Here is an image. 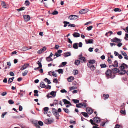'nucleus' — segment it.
I'll use <instances>...</instances> for the list:
<instances>
[{
    "label": "nucleus",
    "instance_id": "15",
    "mask_svg": "<svg viewBox=\"0 0 128 128\" xmlns=\"http://www.w3.org/2000/svg\"><path fill=\"white\" fill-rule=\"evenodd\" d=\"M29 66V64H26L23 65L21 68L20 70H22L26 68Z\"/></svg>",
    "mask_w": 128,
    "mask_h": 128
},
{
    "label": "nucleus",
    "instance_id": "61",
    "mask_svg": "<svg viewBox=\"0 0 128 128\" xmlns=\"http://www.w3.org/2000/svg\"><path fill=\"white\" fill-rule=\"evenodd\" d=\"M74 75L77 74H78V71L77 70H74Z\"/></svg>",
    "mask_w": 128,
    "mask_h": 128
},
{
    "label": "nucleus",
    "instance_id": "48",
    "mask_svg": "<svg viewBox=\"0 0 128 128\" xmlns=\"http://www.w3.org/2000/svg\"><path fill=\"white\" fill-rule=\"evenodd\" d=\"M38 124L39 125L42 126L43 125V122L41 121H39L38 122Z\"/></svg>",
    "mask_w": 128,
    "mask_h": 128
},
{
    "label": "nucleus",
    "instance_id": "41",
    "mask_svg": "<svg viewBox=\"0 0 128 128\" xmlns=\"http://www.w3.org/2000/svg\"><path fill=\"white\" fill-rule=\"evenodd\" d=\"M8 103L10 104H14V102L12 100H8Z\"/></svg>",
    "mask_w": 128,
    "mask_h": 128
},
{
    "label": "nucleus",
    "instance_id": "14",
    "mask_svg": "<svg viewBox=\"0 0 128 128\" xmlns=\"http://www.w3.org/2000/svg\"><path fill=\"white\" fill-rule=\"evenodd\" d=\"M78 59L80 62L82 63L86 61L85 58L84 56L78 58Z\"/></svg>",
    "mask_w": 128,
    "mask_h": 128
},
{
    "label": "nucleus",
    "instance_id": "10",
    "mask_svg": "<svg viewBox=\"0 0 128 128\" xmlns=\"http://www.w3.org/2000/svg\"><path fill=\"white\" fill-rule=\"evenodd\" d=\"M46 49V48L45 46H44L42 48L38 50L37 52V53L38 54H41L44 52Z\"/></svg>",
    "mask_w": 128,
    "mask_h": 128
},
{
    "label": "nucleus",
    "instance_id": "40",
    "mask_svg": "<svg viewBox=\"0 0 128 128\" xmlns=\"http://www.w3.org/2000/svg\"><path fill=\"white\" fill-rule=\"evenodd\" d=\"M93 28L92 26H89L87 27L86 29L87 30L89 31L91 30L92 28Z\"/></svg>",
    "mask_w": 128,
    "mask_h": 128
},
{
    "label": "nucleus",
    "instance_id": "31",
    "mask_svg": "<svg viewBox=\"0 0 128 128\" xmlns=\"http://www.w3.org/2000/svg\"><path fill=\"white\" fill-rule=\"evenodd\" d=\"M109 95L108 94H104L103 95V96L104 98V99L106 100L109 97Z\"/></svg>",
    "mask_w": 128,
    "mask_h": 128
},
{
    "label": "nucleus",
    "instance_id": "57",
    "mask_svg": "<svg viewBox=\"0 0 128 128\" xmlns=\"http://www.w3.org/2000/svg\"><path fill=\"white\" fill-rule=\"evenodd\" d=\"M66 104H70V106L72 105V104H71V103L70 102V101L68 100H67V101H66Z\"/></svg>",
    "mask_w": 128,
    "mask_h": 128
},
{
    "label": "nucleus",
    "instance_id": "23",
    "mask_svg": "<svg viewBox=\"0 0 128 128\" xmlns=\"http://www.w3.org/2000/svg\"><path fill=\"white\" fill-rule=\"evenodd\" d=\"M64 56L65 57L71 56V54L70 52H65L64 53Z\"/></svg>",
    "mask_w": 128,
    "mask_h": 128
},
{
    "label": "nucleus",
    "instance_id": "9",
    "mask_svg": "<svg viewBox=\"0 0 128 128\" xmlns=\"http://www.w3.org/2000/svg\"><path fill=\"white\" fill-rule=\"evenodd\" d=\"M88 11V10L87 8L82 9L79 11V13L81 14H83L87 12Z\"/></svg>",
    "mask_w": 128,
    "mask_h": 128
},
{
    "label": "nucleus",
    "instance_id": "44",
    "mask_svg": "<svg viewBox=\"0 0 128 128\" xmlns=\"http://www.w3.org/2000/svg\"><path fill=\"white\" fill-rule=\"evenodd\" d=\"M37 64H38L39 66V67L40 68L42 67V65L41 63L40 62H39V61H38L37 62Z\"/></svg>",
    "mask_w": 128,
    "mask_h": 128
},
{
    "label": "nucleus",
    "instance_id": "33",
    "mask_svg": "<svg viewBox=\"0 0 128 128\" xmlns=\"http://www.w3.org/2000/svg\"><path fill=\"white\" fill-rule=\"evenodd\" d=\"M63 110L67 114H69V111L68 109L66 108H63Z\"/></svg>",
    "mask_w": 128,
    "mask_h": 128
},
{
    "label": "nucleus",
    "instance_id": "2",
    "mask_svg": "<svg viewBox=\"0 0 128 128\" xmlns=\"http://www.w3.org/2000/svg\"><path fill=\"white\" fill-rule=\"evenodd\" d=\"M105 74L107 79L109 78H114L115 76V74H112L111 70L110 69H108L106 70L105 72Z\"/></svg>",
    "mask_w": 128,
    "mask_h": 128
},
{
    "label": "nucleus",
    "instance_id": "46",
    "mask_svg": "<svg viewBox=\"0 0 128 128\" xmlns=\"http://www.w3.org/2000/svg\"><path fill=\"white\" fill-rule=\"evenodd\" d=\"M120 112L121 114L124 115H125L126 114V111L124 109V110H120Z\"/></svg>",
    "mask_w": 128,
    "mask_h": 128
},
{
    "label": "nucleus",
    "instance_id": "20",
    "mask_svg": "<svg viewBox=\"0 0 128 128\" xmlns=\"http://www.w3.org/2000/svg\"><path fill=\"white\" fill-rule=\"evenodd\" d=\"M40 86L42 88H44L46 87V86L42 82H41L40 83Z\"/></svg>",
    "mask_w": 128,
    "mask_h": 128
},
{
    "label": "nucleus",
    "instance_id": "37",
    "mask_svg": "<svg viewBox=\"0 0 128 128\" xmlns=\"http://www.w3.org/2000/svg\"><path fill=\"white\" fill-rule=\"evenodd\" d=\"M95 62V61L94 60H90L88 61V63H90V64H94V63Z\"/></svg>",
    "mask_w": 128,
    "mask_h": 128
},
{
    "label": "nucleus",
    "instance_id": "39",
    "mask_svg": "<svg viewBox=\"0 0 128 128\" xmlns=\"http://www.w3.org/2000/svg\"><path fill=\"white\" fill-rule=\"evenodd\" d=\"M24 4L26 6H29L30 2L28 0H27L25 2Z\"/></svg>",
    "mask_w": 128,
    "mask_h": 128
},
{
    "label": "nucleus",
    "instance_id": "13",
    "mask_svg": "<svg viewBox=\"0 0 128 128\" xmlns=\"http://www.w3.org/2000/svg\"><path fill=\"white\" fill-rule=\"evenodd\" d=\"M86 111L90 115L93 112V111L92 109L89 108H86Z\"/></svg>",
    "mask_w": 128,
    "mask_h": 128
},
{
    "label": "nucleus",
    "instance_id": "34",
    "mask_svg": "<svg viewBox=\"0 0 128 128\" xmlns=\"http://www.w3.org/2000/svg\"><path fill=\"white\" fill-rule=\"evenodd\" d=\"M72 101L74 103V104H76L78 103L79 102V101L77 99H72Z\"/></svg>",
    "mask_w": 128,
    "mask_h": 128
},
{
    "label": "nucleus",
    "instance_id": "11",
    "mask_svg": "<svg viewBox=\"0 0 128 128\" xmlns=\"http://www.w3.org/2000/svg\"><path fill=\"white\" fill-rule=\"evenodd\" d=\"M24 19L26 22L28 21L30 19V17L28 15H25L23 16Z\"/></svg>",
    "mask_w": 128,
    "mask_h": 128
},
{
    "label": "nucleus",
    "instance_id": "1",
    "mask_svg": "<svg viewBox=\"0 0 128 128\" xmlns=\"http://www.w3.org/2000/svg\"><path fill=\"white\" fill-rule=\"evenodd\" d=\"M120 68L121 69L120 70L116 68L112 69L111 71L113 74H115L118 73V75H124L126 72V71L124 69L128 68V66L125 63H123L121 64Z\"/></svg>",
    "mask_w": 128,
    "mask_h": 128
},
{
    "label": "nucleus",
    "instance_id": "22",
    "mask_svg": "<svg viewBox=\"0 0 128 128\" xmlns=\"http://www.w3.org/2000/svg\"><path fill=\"white\" fill-rule=\"evenodd\" d=\"M73 47L75 49H77L78 48V43H75L73 45Z\"/></svg>",
    "mask_w": 128,
    "mask_h": 128
},
{
    "label": "nucleus",
    "instance_id": "24",
    "mask_svg": "<svg viewBox=\"0 0 128 128\" xmlns=\"http://www.w3.org/2000/svg\"><path fill=\"white\" fill-rule=\"evenodd\" d=\"M56 92L52 91L50 92V94L53 97H54L56 96Z\"/></svg>",
    "mask_w": 128,
    "mask_h": 128
},
{
    "label": "nucleus",
    "instance_id": "42",
    "mask_svg": "<svg viewBox=\"0 0 128 128\" xmlns=\"http://www.w3.org/2000/svg\"><path fill=\"white\" fill-rule=\"evenodd\" d=\"M28 72V71L27 70H26L25 71L22 72V76H25L27 74Z\"/></svg>",
    "mask_w": 128,
    "mask_h": 128
},
{
    "label": "nucleus",
    "instance_id": "25",
    "mask_svg": "<svg viewBox=\"0 0 128 128\" xmlns=\"http://www.w3.org/2000/svg\"><path fill=\"white\" fill-rule=\"evenodd\" d=\"M74 79V78L73 77L70 76L68 78L67 80L68 82H71Z\"/></svg>",
    "mask_w": 128,
    "mask_h": 128
},
{
    "label": "nucleus",
    "instance_id": "27",
    "mask_svg": "<svg viewBox=\"0 0 128 128\" xmlns=\"http://www.w3.org/2000/svg\"><path fill=\"white\" fill-rule=\"evenodd\" d=\"M28 50H29V48H28L26 46H24L22 48L21 50L23 51H25Z\"/></svg>",
    "mask_w": 128,
    "mask_h": 128
},
{
    "label": "nucleus",
    "instance_id": "16",
    "mask_svg": "<svg viewBox=\"0 0 128 128\" xmlns=\"http://www.w3.org/2000/svg\"><path fill=\"white\" fill-rule=\"evenodd\" d=\"M3 8H8V5L6 4L5 2H4L2 1L1 4Z\"/></svg>",
    "mask_w": 128,
    "mask_h": 128
},
{
    "label": "nucleus",
    "instance_id": "26",
    "mask_svg": "<svg viewBox=\"0 0 128 128\" xmlns=\"http://www.w3.org/2000/svg\"><path fill=\"white\" fill-rule=\"evenodd\" d=\"M81 114L85 117L88 118L89 116L88 115L87 113L86 112H81Z\"/></svg>",
    "mask_w": 128,
    "mask_h": 128
},
{
    "label": "nucleus",
    "instance_id": "64",
    "mask_svg": "<svg viewBox=\"0 0 128 128\" xmlns=\"http://www.w3.org/2000/svg\"><path fill=\"white\" fill-rule=\"evenodd\" d=\"M120 127V126L118 124H116L114 128H119Z\"/></svg>",
    "mask_w": 128,
    "mask_h": 128
},
{
    "label": "nucleus",
    "instance_id": "29",
    "mask_svg": "<svg viewBox=\"0 0 128 128\" xmlns=\"http://www.w3.org/2000/svg\"><path fill=\"white\" fill-rule=\"evenodd\" d=\"M38 91L36 90H35L34 91V96H38Z\"/></svg>",
    "mask_w": 128,
    "mask_h": 128
},
{
    "label": "nucleus",
    "instance_id": "63",
    "mask_svg": "<svg viewBox=\"0 0 128 128\" xmlns=\"http://www.w3.org/2000/svg\"><path fill=\"white\" fill-rule=\"evenodd\" d=\"M53 82L57 83L58 82V80L56 78H55L53 80Z\"/></svg>",
    "mask_w": 128,
    "mask_h": 128
},
{
    "label": "nucleus",
    "instance_id": "17",
    "mask_svg": "<svg viewBox=\"0 0 128 128\" xmlns=\"http://www.w3.org/2000/svg\"><path fill=\"white\" fill-rule=\"evenodd\" d=\"M96 119V123H97V124L99 123L100 121V118L98 117H96H96H94V118L93 120L94 121H95Z\"/></svg>",
    "mask_w": 128,
    "mask_h": 128
},
{
    "label": "nucleus",
    "instance_id": "38",
    "mask_svg": "<svg viewBox=\"0 0 128 128\" xmlns=\"http://www.w3.org/2000/svg\"><path fill=\"white\" fill-rule=\"evenodd\" d=\"M100 66L101 68H105L106 67V65L105 64H101Z\"/></svg>",
    "mask_w": 128,
    "mask_h": 128
},
{
    "label": "nucleus",
    "instance_id": "52",
    "mask_svg": "<svg viewBox=\"0 0 128 128\" xmlns=\"http://www.w3.org/2000/svg\"><path fill=\"white\" fill-rule=\"evenodd\" d=\"M127 38H128V34H125V36L124 38L125 40H128V39Z\"/></svg>",
    "mask_w": 128,
    "mask_h": 128
},
{
    "label": "nucleus",
    "instance_id": "19",
    "mask_svg": "<svg viewBox=\"0 0 128 128\" xmlns=\"http://www.w3.org/2000/svg\"><path fill=\"white\" fill-rule=\"evenodd\" d=\"M55 71L56 72H58L59 74H63L64 72L63 70L61 68L56 70Z\"/></svg>",
    "mask_w": 128,
    "mask_h": 128
},
{
    "label": "nucleus",
    "instance_id": "28",
    "mask_svg": "<svg viewBox=\"0 0 128 128\" xmlns=\"http://www.w3.org/2000/svg\"><path fill=\"white\" fill-rule=\"evenodd\" d=\"M63 23L64 24V27H66L68 26V24H70V22H69L66 21H64L63 22Z\"/></svg>",
    "mask_w": 128,
    "mask_h": 128
},
{
    "label": "nucleus",
    "instance_id": "5",
    "mask_svg": "<svg viewBox=\"0 0 128 128\" xmlns=\"http://www.w3.org/2000/svg\"><path fill=\"white\" fill-rule=\"evenodd\" d=\"M122 41V40L121 39L118 38L116 37L114 38L111 40V41L112 42H115L116 43L121 42Z\"/></svg>",
    "mask_w": 128,
    "mask_h": 128
},
{
    "label": "nucleus",
    "instance_id": "30",
    "mask_svg": "<svg viewBox=\"0 0 128 128\" xmlns=\"http://www.w3.org/2000/svg\"><path fill=\"white\" fill-rule=\"evenodd\" d=\"M46 60L48 62H50V61H52L53 60V59L51 58H48V57H47L46 58Z\"/></svg>",
    "mask_w": 128,
    "mask_h": 128
},
{
    "label": "nucleus",
    "instance_id": "49",
    "mask_svg": "<svg viewBox=\"0 0 128 128\" xmlns=\"http://www.w3.org/2000/svg\"><path fill=\"white\" fill-rule=\"evenodd\" d=\"M52 75L55 77H57V75L56 73L54 72H52Z\"/></svg>",
    "mask_w": 128,
    "mask_h": 128
},
{
    "label": "nucleus",
    "instance_id": "8",
    "mask_svg": "<svg viewBox=\"0 0 128 128\" xmlns=\"http://www.w3.org/2000/svg\"><path fill=\"white\" fill-rule=\"evenodd\" d=\"M78 18V16L76 15H71L68 17V18L70 20L76 19Z\"/></svg>",
    "mask_w": 128,
    "mask_h": 128
},
{
    "label": "nucleus",
    "instance_id": "3",
    "mask_svg": "<svg viewBox=\"0 0 128 128\" xmlns=\"http://www.w3.org/2000/svg\"><path fill=\"white\" fill-rule=\"evenodd\" d=\"M52 112L54 116L57 119H58V117L60 116L59 114L57 112L55 108H52Z\"/></svg>",
    "mask_w": 128,
    "mask_h": 128
},
{
    "label": "nucleus",
    "instance_id": "60",
    "mask_svg": "<svg viewBox=\"0 0 128 128\" xmlns=\"http://www.w3.org/2000/svg\"><path fill=\"white\" fill-rule=\"evenodd\" d=\"M49 109V108L48 107H46L44 108V110L48 111V110Z\"/></svg>",
    "mask_w": 128,
    "mask_h": 128
},
{
    "label": "nucleus",
    "instance_id": "53",
    "mask_svg": "<svg viewBox=\"0 0 128 128\" xmlns=\"http://www.w3.org/2000/svg\"><path fill=\"white\" fill-rule=\"evenodd\" d=\"M7 94V92H4L0 94V95L2 96H5Z\"/></svg>",
    "mask_w": 128,
    "mask_h": 128
},
{
    "label": "nucleus",
    "instance_id": "45",
    "mask_svg": "<svg viewBox=\"0 0 128 128\" xmlns=\"http://www.w3.org/2000/svg\"><path fill=\"white\" fill-rule=\"evenodd\" d=\"M68 27H70V28L72 27H74L76 26V25L75 24H69L68 25Z\"/></svg>",
    "mask_w": 128,
    "mask_h": 128
},
{
    "label": "nucleus",
    "instance_id": "36",
    "mask_svg": "<svg viewBox=\"0 0 128 128\" xmlns=\"http://www.w3.org/2000/svg\"><path fill=\"white\" fill-rule=\"evenodd\" d=\"M25 7H23L20 8L18 9L17 10L19 12L22 10H25Z\"/></svg>",
    "mask_w": 128,
    "mask_h": 128
},
{
    "label": "nucleus",
    "instance_id": "51",
    "mask_svg": "<svg viewBox=\"0 0 128 128\" xmlns=\"http://www.w3.org/2000/svg\"><path fill=\"white\" fill-rule=\"evenodd\" d=\"M34 126L37 128H40V127L39 124L37 123H35Z\"/></svg>",
    "mask_w": 128,
    "mask_h": 128
},
{
    "label": "nucleus",
    "instance_id": "62",
    "mask_svg": "<svg viewBox=\"0 0 128 128\" xmlns=\"http://www.w3.org/2000/svg\"><path fill=\"white\" fill-rule=\"evenodd\" d=\"M108 62L110 64H111L112 62V60L110 59L109 58H108L107 60Z\"/></svg>",
    "mask_w": 128,
    "mask_h": 128
},
{
    "label": "nucleus",
    "instance_id": "7",
    "mask_svg": "<svg viewBox=\"0 0 128 128\" xmlns=\"http://www.w3.org/2000/svg\"><path fill=\"white\" fill-rule=\"evenodd\" d=\"M114 64L110 65L109 66L110 68H112V67H116L118 66V63L117 61L116 60L114 61Z\"/></svg>",
    "mask_w": 128,
    "mask_h": 128
},
{
    "label": "nucleus",
    "instance_id": "12",
    "mask_svg": "<svg viewBox=\"0 0 128 128\" xmlns=\"http://www.w3.org/2000/svg\"><path fill=\"white\" fill-rule=\"evenodd\" d=\"M44 123L47 124H51L53 122L52 121L49 119H46L45 120Z\"/></svg>",
    "mask_w": 128,
    "mask_h": 128
},
{
    "label": "nucleus",
    "instance_id": "6",
    "mask_svg": "<svg viewBox=\"0 0 128 128\" xmlns=\"http://www.w3.org/2000/svg\"><path fill=\"white\" fill-rule=\"evenodd\" d=\"M87 66L88 67L90 68V69L92 70H94L96 68L93 65V64L88 63L87 64Z\"/></svg>",
    "mask_w": 128,
    "mask_h": 128
},
{
    "label": "nucleus",
    "instance_id": "4",
    "mask_svg": "<svg viewBox=\"0 0 128 128\" xmlns=\"http://www.w3.org/2000/svg\"><path fill=\"white\" fill-rule=\"evenodd\" d=\"M87 106V104L86 103L84 102H82L78 104H76V106L77 108H80L82 106H84V108H86Z\"/></svg>",
    "mask_w": 128,
    "mask_h": 128
},
{
    "label": "nucleus",
    "instance_id": "59",
    "mask_svg": "<svg viewBox=\"0 0 128 128\" xmlns=\"http://www.w3.org/2000/svg\"><path fill=\"white\" fill-rule=\"evenodd\" d=\"M9 74H10V75L11 76H13L14 75V73L12 72H10Z\"/></svg>",
    "mask_w": 128,
    "mask_h": 128
},
{
    "label": "nucleus",
    "instance_id": "47",
    "mask_svg": "<svg viewBox=\"0 0 128 128\" xmlns=\"http://www.w3.org/2000/svg\"><path fill=\"white\" fill-rule=\"evenodd\" d=\"M7 112H3L1 116V117L2 118H4V116L7 114Z\"/></svg>",
    "mask_w": 128,
    "mask_h": 128
},
{
    "label": "nucleus",
    "instance_id": "35",
    "mask_svg": "<svg viewBox=\"0 0 128 128\" xmlns=\"http://www.w3.org/2000/svg\"><path fill=\"white\" fill-rule=\"evenodd\" d=\"M114 10L115 12H120L122 11L119 8H116L114 9Z\"/></svg>",
    "mask_w": 128,
    "mask_h": 128
},
{
    "label": "nucleus",
    "instance_id": "18",
    "mask_svg": "<svg viewBox=\"0 0 128 128\" xmlns=\"http://www.w3.org/2000/svg\"><path fill=\"white\" fill-rule=\"evenodd\" d=\"M72 35L74 37L77 38L80 36V34L77 32H74L72 34Z\"/></svg>",
    "mask_w": 128,
    "mask_h": 128
},
{
    "label": "nucleus",
    "instance_id": "32",
    "mask_svg": "<svg viewBox=\"0 0 128 128\" xmlns=\"http://www.w3.org/2000/svg\"><path fill=\"white\" fill-rule=\"evenodd\" d=\"M80 60H76L74 62V64L75 65L78 66L80 64Z\"/></svg>",
    "mask_w": 128,
    "mask_h": 128
},
{
    "label": "nucleus",
    "instance_id": "56",
    "mask_svg": "<svg viewBox=\"0 0 128 128\" xmlns=\"http://www.w3.org/2000/svg\"><path fill=\"white\" fill-rule=\"evenodd\" d=\"M96 72L97 74H100L101 72L100 70H96Z\"/></svg>",
    "mask_w": 128,
    "mask_h": 128
},
{
    "label": "nucleus",
    "instance_id": "43",
    "mask_svg": "<svg viewBox=\"0 0 128 128\" xmlns=\"http://www.w3.org/2000/svg\"><path fill=\"white\" fill-rule=\"evenodd\" d=\"M90 122L91 124L92 125H95L98 126V125L96 124L94 122L93 120L92 119H90Z\"/></svg>",
    "mask_w": 128,
    "mask_h": 128
},
{
    "label": "nucleus",
    "instance_id": "54",
    "mask_svg": "<svg viewBox=\"0 0 128 128\" xmlns=\"http://www.w3.org/2000/svg\"><path fill=\"white\" fill-rule=\"evenodd\" d=\"M76 88L74 87V86H70L69 88V89L70 90H73Z\"/></svg>",
    "mask_w": 128,
    "mask_h": 128
},
{
    "label": "nucleus",
    "instance_id": "50",
    "mask_svg": "<svg viewBox=\"0 0 128 128\" xmlns=\"http://www.w3.org/2000/svg\"><path fill=\"white\" fill-rule=\"evenodd\" d=\"M70 122L71 124H74L76 123V122L72 120H70Z\"/></svg>",
    "mask_w": 128,
    "mask_h": 128
},
{
    "label": "nucleus",
    "instance_id": "58",
    "mask_svg": "<svg viewBox=\"0 0 128 128\" xmlns=\"http://www.w3.org/2000/svg\"><path fill=\"white\" fill-rule=\"evenodd\" d=\"M122 32L121 31L118 32H117V34L118 35L120 36L122 34Z\"/></svg>",
    "mask_w": 128,
    "mask_h": 128
},
{
    "label": "nucleus",
    "instance_id": "21",
    "mask_svg": "<svg viewBox=\"0 0 128 128\" xmlns=\"http://www.w3.org/2000/svg\"><path fill=\"white\" fill-rule=\"evenodd\" d=\"M94 40L92 39H90L87 41H86V44H93Z\"/></svg>",
    "mask_w": 128,
    "mask_h": 128
},
{
    "label": "nucleus",
    "instance_id": "55",
    "mask_svg": "<svg viewBox=\"0 0 128 128\" xmlns=\"http://www.w3.org/2000/svg\"><path fill=\"white\" fill-rule=\"evenodd\" d=\"M58 11H55L53 12L52 13V14L53 15H56L58 14Z\"/></svg>",
    "mask_w": 128,
    "mask_h": 128
}]
</instances>
